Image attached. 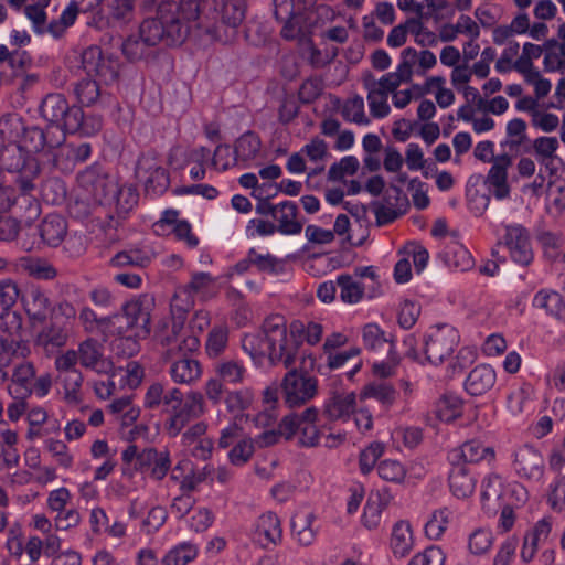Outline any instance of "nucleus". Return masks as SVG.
Listing matches in <instances>:
<instances>
[{
  "mask_svg": "<svg viewBox=\"0 0 565 565\" xmlns=\"http://www.w3.org/2000/svg\"><path fill=\"white\" fill-rule=\"evenodd\" d=\"M217 3L218 0H178V4H161L154 18L140 24L141 36L149 45L174 46L182 44L194 29L200 36L218 41Z\"/></svg>",
  "mask_w": 565,
  "mask_h": 565,
  "instance_id": "1",
  "label": "nucleus"
},
{
  "mask_svg": "<svg viewBox=\"0 0 565 565\" xmlns=\"http://www.w3.org/2000/svg\"><path fill=\"white\" fill-rule=\"evenodd\" d=\"M160 342L167 348L163 358L170 361L168 373L174 383L192 385L201 379V363L189 355L199 349L200 340L184 330L182 319L172 321L170 332Z\"/></svg>",
  "mask_w": 565,
  "mask_h": 565,
  "instance_id": "2",
  "label": "nucleus"
},
{
  "mask_svg": "<svg viewBox=\"0 0 565 565\" xmlns=\"http://www.w3.org/2000/svg\"><path fill=\"white\" fill-rule=\"evenodd\" d=\"M415 62L416 50L406 47L401 53V62L395 72L383 75L379 81L372 77L364 79L370 113L374 118H384L390 114L388 95L403 82L411 81Z\"/></svg>",
  "mask_w": 565,
  "mask_h": 565,
  "instance_id": "3",
  "label": "nucleus"
},
{
  "mask_svg": "<svg viewBox=\"0 0 565 565\" xmlns=\"http://www.w3.org/2000/svg\"><path fill=\"white\" fill-rule=\"evenodd\" d=\"M40 111L42 117L61 129V136L66 132L90 134L84 121L82 107L70 106L62 94H49L42 102Z\"/></svg>",
  "mask_w": 565,
  "mask_h": 565,
  "instance_id": "4",
  "label": "nucleus"
},
{
  "mask_svg": "<svg viewBox=\"0 0 565 565\" xmlns=\"http://www.w3.org/2000/svg\"><path fill=\"white\" fill-rule=\"evenodd\" d=\"M217 294L216 278L209 273H192L190 281L177 288L171 299L172 312H178L172 321H185V313L194 307L195 299L207 301Z\"/></svg>",
  "mask_w": 565,
  "mask_h": 565,
  "instance_id": "5",
  "label": "nucleus"
},
{
  "mask_svg": "<svg viewBox=\"0 0 565 565\" xmlns=\"http://www.w3.org/2000/svg\"><path fill=\"white\" fill-rule=\"evenodd\" d=\"M318 409L313 406L297 414L285 416L279 424V431L286 439L298 436V444L302 447H316L320 443L321 430L316 425Z\"/></svg>",
  "mask_w": 565,
  "mask_h": 565,
  "instance_id": "6",
  "label": "nucleus"
},
{
  "mask_svg": "<svg viewBox=\"0 0 565 565\" xmlns=\"http://www.w3.org/2000/svg\"><path fill=\"white\" fill-rule=\"evenodd\" d=\"M281 391L284 402L289 408L300 407L317 395L318 380L294 367L284 376Z\"/></svg>",
  "mask_w": 565,
  "mask_h": 565,
  "instance_id": "7",
  "label": "nucleus"
},
{
  "mask_svg": "<svg viewBox=\"0 0 565 565\" xmlns=\"http://www.w3.org/2000/svg\"><path fill=\"white\" fill-rule=\"evenodd\" d=\"M458 343L459 333L454 327L443 324L430 328L424 343L425 361L441 364L451 356Z\"/></svg>",
  "mask_w": 565,
  "mask_h": 565,
  "instance_id": "8",
  "label": "nucleus"
},
{
  "mask_svg": "<svg viewBox=\"0 0 565 565\" xmlns=\"http://www.w3.org/2000/svg\"><path fill=\"white\" fill-rule=\"evenodd\" d=\"M136 174L143 182L146 193L151 196L162 195L170 185L169 172L153 151L139 157Z\"/></svg>",
  "mask_w": 565,
  "mask_h": 565,
  "instance_id": "9",
  "label": "nucleus"
},
{
  "mask_svg": "<svg viewBox=\"0 0 565 565\" xmlns=\"http://www.w3.org/2000/svg\"><path fill=\"white\" fill-rule=\"evenodd\" d=\"M269 349V362L273 365L282 364L286 369L292 367L298 359H301L303 365L309 360V365L312 366L315 363L311 354H306L301 350L300 340L292 334V330L289 333L267 342Z\"/></svg>",
  "mask_w": 565,
  "mask_h": 565,
  "instance_id": "10",
  "label": "nucleus"
},
{
  "mask_svg": "<svg viewBox=\"0 0 565 565\" xmlns=\"http://www.w3.org/2000/svg\"><path fill=\"white\" fill-rule=\"evenodd\" d=\"M78 184L100 204H113L114 198L118 192L119 184L102 171L100 166L93 164L77 174Z\"/></svg>",
  "mask_w": 565,
  "mask_h": 565,
  "instance_id": "11",
  "label": "nucleus"
},
{
  "mask_svg": "<svg viewBox=\"0 0 565 565\" xmlns=\"http://www.w3.org/2000/svg\"><path fill=\"white\" fill-rule=\"evenodd\" d=\"M82 67L88 77H95L100 83L109 85L118 77L117 64L109 56H105L99 46L92 45L85 49L81 57Z\"/></svg>",
  "mask_w": 565,
  "mask_h": 565,
  "instance_id": "12",
  "label": "nucleus"
},
{
  "mask_svg": "<svg viewBox=\"0 0 565 565\" xmlns=\"http://www.w3.org/2000/svg\"><path fill=\"white\" fill-rule=\"evenodd\" d=\"M205 411L203 394L196 391L188 393L185 401H182L167 422L168 434L177 437L191 420L201 417Z\"/></svg>",
  "mask_w": 565,
  "mask_h": 565,
  "instance_id": "13",
  "label": "nucleus"
},
{
  "mask_svg": "<svg viewBox=\"0 0 565 565\" xmlns=\"http://www.w3.org/2000/svg\"><path fill=\"white\" fill-rule=\"evenodd\" d=\"M499 244L509 250L513 262L526 266L533 260L529 231L521 224L504 225V234Z\"/></svg>",
  "mask_w": 565,
  "mask_h": 565,
  "instance_id": "14",
  "label": "nucleus"
},
{
  "mask_svg": "<svg viewBox=\"0 0 565 565\" xmlns=\"http://www.w3.org/2000/svg\"><path fill=\"white\" fill-rule=\"evenodd\" d=\"M512 466L515 473L525 480L539 481L544 473V458L530 445H523L514 451Z\"/></svg>",
  "mask_w": 565,
  "mask_h": 565,
  "instance_id": "15",
  "label": "nucleus"
},
{
  "mask_svg": "<svg viewBox=\"0 0 565 565\" xmlns=\"http://www.w3.org/2000/svg\"><path fill=\"white\" fill-rule=\"evenodd\" d=\"M21 302L33 327L43 324L52 310L50 297L40 286L28 287L21 295Z\"/></svg>",
  "mask_w": 565,
  "mask_h": 565,
  "instance_id": "16",
  "label": "nucleus"
},
{
  "mask_svg": "<svg viewBox=\"0 0 565 565\" xmlns=\"http://www.w3.org/2000/svg\"><path fill=\"white\" fill-rule=\"evenodd\" d=\"M407 206V196L398 186L391 185L384 195L383 202L373 205L377 225L391 224L406 212Z\"/></svg>",
  "mask_w": 565,
  "mask_h": 565,
  "instance_id": "17",
  "label": "nucleus"
},
{
  "mask_svg": "<svg viewBox=\"0 0 565 565\" xmlns=\"http://www.w3.org/2000/svg\"><path fill=\"white\" fill-rule=\"evenodd\" d=\"M171 468L170 454L156 448H145L140 451L135 469L154 481L164 479Z\"/></svg>",
  "mask_w": 565,
  "mask_h": 565,
  "instance_id": "18",
  "label": "nucleus"
},
{
  "mask_svg": "<svg viewBox=\"0 0 565 565\" xmlns=\"http://www.w3.org/2000/svg\"><path fill=\"white\" fill-rule=\"evenodd\" d=\"M281 521L274 512L263 513L254 525L253 541L263 548H271L281 543Z\"/></svg>",
  "mask_w": 565,
  "mask_h": 565,
  "instance_id": "19",
  "label": "nucleus"
},
{
  "mask_svg": "<svg viewBox=\"0 0 565 565\" xmlns=\"http://www.w3.org/2000/svg\"><path fill=\"white\" fill-rule=\"evenodd\" d=\"M512 164V159L509 154H500L494 159L488 174L484 179V184L488 191L497 199L504 200L510 196V185L508 183V169Z\"/></svg>",
  "mask_w": 565,
  "mask_h": 565,
  "instance_id": "20",
  "label": "nucleus"
},
{
  "mask_svg": "<svg viewBox=\"0 0 565 565\" xmlns=\"http://www.w3.org/2000/svg\"><path fill=\"white\" fill-rule=\"evenodd\" d=\"M76 352L81 365L85 369L105 374H108L113 370L111 362L104 358L103 345L96 339L88 338L82 341Z\"/></svg>",
  "mask_w": 565,
  "mask_h": 565,
  "instance_id": "21",
  "label": "nucleus"
},
{
  "mask_svg": "<svg viewBox=\"0 0 565 565\" xmlns=\"http://www.w3.org/2000/svg\"><path fill=\"white\" fill-rule=\"evenodd\" d=\"M393 495L387 488L371 492L364 505L362 524L369 530L380 526L382 512L390 505Z\"/></svg>",
  "mask_w": 565,
  "mask_h": 565,
  "instance_id": "22",
  "label": "nucleus"
},
{
  "mask_svg": "<svg viewBox=\"0 0 565 565\" xmlns=\"http://www.w3.org/2000/svg\"><path fill=\"white\" fill-rule=\"evenodd\" d=\"M494 450L491 447H486L478 440L466 441L458 448L449 451V463H477L482 460L492 461L494 459Z\"/></svg>",
  "mask_w": 565,
  "mask_h": 565,
  "instance_id": "23",
  "label": "nucleus"
},
{
  "mask_svg": "<svg viewBox=\"0 0 565 565\" xmlns=\"http://www.w3.org/2000/svg\"><path fill=\"white\" fill-rule=\"evenodd\" d=\"M64 141V136L56 139L55 141L49 138V131H44L38 126L24 127L23 134L18 139L17 143L30 156L38 153L45 148L52 149L60 146Z\"/></svg>",
  "mask_w": 565,
  "mask_h": 565,
  "instance_id": "24",
  "label": "nucleus"
},
{
  "mask_svg": "<svg viewBox=\"0 0 565 565\" xmlns=\"http://www.w3.org/2000/svg\"><path fill=\"white\" fill-rule=\"evenodd\" d=\"M450 466L448 483L451 493L459 499L470 497L477 484V479L470 468L465 463H450Z\"/></svg>",
  "mask_w": 565,
  "mask_h": 565,
  "instance_id": "25",
  "label": "nucleus"
},
{
  "mask_svg": "<svg viewBox=\"0 0 565 565\" xmlns=\"http://www.w3.org/2000/svg\"><path fill=\"white\" fill-rule=\"evenodd\" d=\"M270 213L278 222L277 231L285 235H296L302 230V224L297 221V204L290 201L281 202L278 205H268Z\"/></svg>",
  "mask_w": 565,
  "mask_h": 565,
  "instance_id": "26",
  "label": "nucleus"
},
{
  "mask_svg": "<svg viewBox=\"0 0 565 565\" xmlns=\"http://www.w3.org/2000/svg\"><path fill=\"white\" fill-rule=\"evenodd\" d=\"M31 350L28 341H8L0 338V385L9 380V367L17 360H24Z\"/></svg>",
  "mask_w": 565,
  "mask_h": 565,
  "instance_id": "27",
  "label": "nucleus"
},
{
  "mask_svg": "<svg viewBox=\"0 0 565 565\" xmlns=\"http://www.w3.org/2000/svg\"><path fill=\"white\" fill-rule=\"evenodd\" d=\"M552 518L545 516L537 521L533 529L524 535L523 545L521 548V558L524 562L527 563L533 559L537 552L539 545L547 540L552 531Z\"/></svg>",
  "mask_w": 565,
  "mask_h": 565,
  "instance_id": "28",
  "label": "nucleus"
},
{
  "mask_svg": "<svg viewBox=\"0 0 565 565\" xmlns=\"http://www.w3.org/2000/svg\"><path fill=\"white\" fill-rule=\"evenodd\" d=\"M363 345L372 352L387 350L391 360L396 361L395 344L392 334L386 333L376 323H367L362 330Z\"/></svg>",
  "mask_w": 565,
  "mask_h": 565,
  "instance_id": "29",
  "label": "nucleus"
},
{
  "mask_svg": "<svg viewBox=\"0 0 565 565\" xmlns=\"http://www.w3.org/2000/svg\"><path fill=\"white\" fill-rule=\"evenodd\" d=\"M495 382V371L488 364H480L469 372L465 381V388L470 395L480 396L490 391Z\"/></svg>",
  "mask_w": 565,
  "mask_h": 565,
  "instance_id": "30",
  "label": "nucleus"
},
{
  "mask_svg": "<svg viewBox=\"0 0 565 565\" xmlns=\"http://www.w3.org/2000/svg\"><path fill=\"white\" fill-rule=\"evenodd\" d=\"M68 330L56 322L45 324L36 334L34 343L46 353H52L64 347L68 341Z\"/></svg>",
  "mask_w": 565,
  "mask_h": 565,
  "instance_id": "31",
  "label": "nucleus"
},
{
  "mask_svg": "<svg viewBox=\"0 0 565 565\" xmlns=\"http://www.w3.org/2000/svg\"><path fill=\"white\" fill-rule=\"evenodd\" d=\"M260 148V138L253 131H247L237 138L234 142V153L235 159L238 160V167L242 169L249 168L258 157Z\"/></svg>",
  "mask_w": 565,
  "mask_h": 565,
  "instance_id": "32",
  "label": "nucleus"
},
{
  "mask_svg": "<svg viewBox=\"0 0 565 565\" xmlns=\"http://www.w3.org/2000/svg\"><path fill=\"white\" fill-rule=\"evenodd\" d=\"M315 520V513L307 509L298 510L291 518L292 534L300 545L309 546L315 542L317 534L312 526Z\"/></svg>",
  "mask_w": 565,
  "mask_h": 565,
  "instance_id": "33",
  "label": "nucleus"
},
{
  "mask_svg": "<svg viewBox=\"0 0 565 565\" xmlns=\"http://www.w3.org/2000/svg\"><path fill=\"white\" fill-rule=\"evenodd\" d=\"M39 233L45 244L52 247H56L66 237V220L58 214H49L39 225Z\"/></svg>",
  "mask_w": 565,
  "mask_h": 565,
  "instance_id": "34",
  "label": "nucleus"
},
{
  "mask_svg": "<svg viewBox=\"0 0 565 565\" xmlns=\"http://www.w3.org/2000/svg\"><path fill=\"white\" fill-rule=\"evenodd\" d=\"M216 376L230 385L243 384L248 375V371L243 361L238 359H222L214 365Z\"/></svg>",
  "mask_w": 565,
  "mask_h": 565,
  "instance_id": "35",
  "label": "nucleus"
},
{
  "mask_svg": "<svg viewBox=\"0 0 565 565\" xmlns=\"http://www.w3.org/2000/svg\"><path fill=\"white\" fill-rule=\"evenodd\" d=\"M246 3L244 0H218L217 13L221 32L224 25L237 28L245 19ZM223 34L221 33V39Z\"/></svg>",
  "mask_w": 565,
  "mask_h": 565,
  "instance_id": "36",
  "label": "nucleus"
},
{
  "mask_svg": "<svg viewBox=\"0 0 565 565\" xmlns=\"http://www.w3.org/2000/svg\"><path fill=\"white\" fill-rule=\"evenodd\" d=\"M153 257L154 253L148 248H130L114 255L109 260V265L117 268H146L152 262Z\"/></svg>",
  "mask_w": 565,
  "mask_h": 565,
  "instance_id": "37",
  "label": "nucleus"
},
{
  "mask_svg": "<svg viewBox=\"0 0 565 565\" xmlns=\"http://www.w3.org/2000/svg\"><path fill=\"white\" fill-rule=\"evenodd\" d=\"M153 257L154 253L148 248H130L114 255L109 260V265L117 268H146L152 262Z\"/></svg>",
  "mask_w": 565,
  "mask_h": 565,
  "instance_id": "38",
  "label": "nucleus"
},
{
  "mask_svg": "<svg viewBox=\"0 0 565 565\" xmlns=\"http://www.w3.org/2000/svg\"><path fill=\"white\" fill-rule=\"evenodd\" d=\"M390 545L393 554L397 557H404L412 551L414 539L408 521L399 520L393 525Z\"/></svg>",
  "mask_w": 565,
  "mask_h": 565,
  "instance_id": "39",
  "label": "nucleus"
},
{
  "mask_svg": "<svg viewBox=\"0 0 565 565\" xmlns=\"http://www.w3.org/2000/svg\"><path fill=\"white\" fill-rule=\"evenodd\" d=\"M19 267L24 274L38 280H53L58 274L57 269L47 259L41 257H21Z\"/></svg>",
  "mask_w": 565,
  "mask_h": 565,
  "instance_id": "40",
  "label": "nucleus"
},
{
  "mask_svg": "<svg viewBox=\"0 0 565 565\" xmlns=\"http://www.w3.org/2000/svg\"><path fill=\"white\" fill-rule=\"evenodd\" d=\"M533 306L545 310V312L557 320H562L565 312L563 296L552 289H541L533 298Z\"/></svg>",
  "mask_w": 565,
  "mask_h": 565,
  "instance_id": "41",
  "label": "nucleus"
},
{
  "mask_svg": "<svg viewBox=\"0 0 565 565\" xmlns=\"http://www.w3.org/2000/svg\"><path fill=\"white\" fill-rule=\"evenodd\" d=\"M35 377V367L31 362H22L15 365L13 373L10 377V384L7 391L14 390L21 394L32 395V383Z\"/></svg>",
  "mask_w": 565,
  "mask_h": 565,
  "instance_id": "42",
  "label": "nucleus"
},
{
  "mask_svg": "<svg viewBox=\"0 0 565 565\" xmlns=\"http://www.w3.org/2000/svg\"><path fill=\"white\" fill-rule=\"evenodd\" d=\"M199 554V548L191 542H181L169 548L160 559V565H188Z\"/></svg>",
  "mask_w": 565,
  "mask_h": 565,
  "instance_id": "43",
  "label": "nucleus"
},
{
  "mask_svg": "<svg viewBox=\"0 0 565 565\" xmlns=\"http://www.w3.org/2000/svg\"><path fill=\"white\" fill-rule=\"evenodd\" d=\"M356 397L354 393H341L333 395L324 406V413L331 419H340L354 412Z\"/></svg>",
  "mask_w": 565,
  "mask_h": 565,
  "instance_id": "44",
  "label": "nucleus"
},
{
  "mask_svg": "<svg viewBox=\"0 0 565 565\" xmlns=\"http://www.w3.org/2000/svg\"><path fill=\"white\" fill-rule=\"evenodd\" d=\"M443 259L449 268L465 271L473 265V259L466 247L451 243L444 249Z\"/></svg>",
  "mask_w": 565,
  "mask_h": 565,
  "instance_id": "45",
  "label": "nucleus"
},
{
  "mask_svg": "<svg viewBox=\"0 0 565 565\" xmlns=\"http://www.w3.org/2000/svg\"><path fill=\"white\" fill-rule=\"evenodd\" d=\"M230 329L226 324H215L205 341V352L210 359L220 358L228 344Z\"/></svg>",
  "mask_w": 565,
  "mask_h": 565,
  "instance_id": "46",
  "label": "nucleus"
},
{
  "mask_svg": "<svg viewBox=\"0 0 565 565\" xmlns=\"http://www.w3.org/2000/svg\"><path fill=\"white\" fill-rule=\"evenodd\" d=\"M23 319L22 316L14 310H3L0 315V338L8 341H24L22 339Z\"/></svg>",
  "mask_w": 565,
  "mask_h": 565,
  "instance_id": "47",
  "label": "nucleus"
},
{
  "mask_svg": "<svg viewBox=\"0 0 565 565\" xmlns=\"http://www.w3.org/2000/svg\"><path fill=\"white\" fill-rule=\"evenodd\" d=\"M462 408V399L455 394L447 393L437 402L435 413L441 422L450 423L461 417Z\"/></svg>",
  "mask_w": 565,
  "mask_h": 565,
  "instance_id": "48",
  "label": "nucleus"
},
{
  "mask_svg": "<svg viewBox=\"0 0 565 565\" xmlns=\"http://www.w3.org/2000/svg\"><path fill=\"white\" fill-rule=\"evenodd\" d=\"M361 399L373 398L384 407H390L396 399L395 388L385 382H372L365 385L360 394Z\"/></svg>",
  "mask_w": 565,
  "mask_h": 565,
  "instance_id": "49",
  "label": "nucleus"
},
{
  "mask_svg": "<svg viewBox=\"0 0 565 565\" xmlns=\"http://www.w3.org/2000/svg\"><path fill=\"white\" fill-rule=\"evenodd\" d=\"M254 399V391L249 387H244L241 390L226 392L224 403L227 412L231 414H235L236 419L238 417V414L248 409L253 405Z\"/></svg>",
  "mask_w": 565,
  "mask_h": 565,
  "instance_id": "50",
  "label": "nucleus"
},
{
  "mask_svg": "<svg viewBox=\"0 0 565 565\" xmlns=\"http://www.w3.org/2000/svg\"><path fill=\"white\" fill-rule=\"evenodd\" d=\"M98 79L85 78L77 82L74 86V94L82 106L89 107L102 98L103 93Z\"/></svg>",
  "mask_w": 565,
  "mask_h": 565,
  "instance_id": "51",
  "label": "nucleus"
},
{
  "mask_svg": "<svg viewBox=\"0 0 565 565\" xmlns=\"http://www.w3.org/2000/svg\"><path fill=\"white\" fill-rule=\"evenodd\" d=\"M212 472H214V467L211 465H205L202 468H198L191 466L189 471L183 475L182 480L180 481V490L181 492L192 493L198 490V487L205 481H213Z\"/></svg>",
  "mask_w": 565,
  "mask_h": 565,
  "instance_id": "52",
  "label": "nucleus"
},
{
  "mask_svg": "<svg viewBox=\"0 0 565 565\" xmlns=\"http://www.w3.org/2000/svg\"><path fill=\"white\" fill-rule=\"evenodd\" d=\"M242 349L247 353L252 360L260 361L263 358H269V349L267 348V340L262 332L246 333L242 338Z\"/></svg>",
  "mask_w": 565,
  "mask_h": 565,
  "instance_id": "53",
  "label": "nucleus"
},
{
  "mask_svg": "<svg viewBox=\"0 0 565 565\" xmlns=\"http://www.w3.org/2000/svg\"><path fill=\"white\" fill-rule=\"evenodd\" d=\"M337 285L340 288V297L342 301L347 303H356L362 300L365 287L359 280H355L352 276H338Z\"/></svg>",
  "mask_w": 565,
  "mask_h": 565,
  "instance_id": "54",
  "label": "nucleus"
},
{
  "mask_svg": "<svg viewBox=\"0 0 565 565\" xmlns=\"http://www.w3.org/2000/svg\"><path fill=\"white\" fill-rule=\"evenodd\" d=\"M290 328L292 330V334L300 340V345L303 340L308 344L315 345L321 340L323 334V327L313 321H309L307 324L302 321H294L290 324Z\"/></svg>",
  "mask_w": 565,
  "mask_h": 565,
  "instance_id": "55",
  "label": "nucleus"
},
{
  "mask_svg": "<svg viewBox=\"0 0 565 565\" xmlns=\"http://www.w3.org/2000/svg\"><path fill=\"white\" fill-rule=\"evenodd\" d=\"M25 124L23 118L17 113L6 114L0 118V136L1 140H12L17 142L24 131Z\"/></svg>",
  "mask_w": 565,
  "mask_h": 565,
  "instance_id": "56",
  "label": "nucleus"
},
{
  "mask_svg": "<svg viewBox=\"0 0 565 565\" xmlns=\"http://www.w3.org/2000/svg\"><path fill=\"white\" fill-rule=\"evenodd\" d=\"M451 512L447 508L434 511L425 524V533L430 540H439L445 533Z\"/></svg>",
  "mask_w": 565,
  "mask_h": 565,
  "instance_id": "57",
  "label": "nucleus"
},
{
  "mask_svg": "<svg viewBox=\"0 0 565 565\" xmlns=\"http://www.w3.org/2000/svg\"><path fill=\"white\" fill-rule=\"evenodd\" d=\"M342 116L347 121L358 125L367 126L370 124L364 110V99L359 95L349 98L344 103Z\"/></svg>",
  "mask_w": 565,
  "mask_h": 565,
  "instance_id": "58",
  "label": "nucleus"
},
{
  "mask_svg": "<svg viewBox=\"0 0 565 565\" xmlns=\"http://www.w3.org/2000/svg\"><path fill=\"white\" fill-rule=\"evenodd\" d=\"M379 477L387 482L402 483L406 477V469L395 459H384L376 466Z\"/></svg>",
  "mask_w": 565,
  "mask_h": 565,
  "instance_id": "59",
  "label": "nucleus"
},
{
  "mask_svg": "<svg viewBox=\"0 0 565 565\" xmlns=\"http://www.w3.org/2000/svg\"><path fill=\"white\" fill-rule=\"evenodd\" d=\"M385 445L381 441H373L366 446L359 456V468L361 473L369 475L376 466L377 460L383 456Z\"/></svg>",
  "mask_w": 565,
  "mask_h": 565,
  "instance_id": "60",
  "label": "nucleus"
},
{
  "mask_svg": "<svg viewBox=\"0 0 565 565\" xmlns=\"http://www.w3.org/2000/svg\"><path fill=\"white\" fill-rule=\"evenodd\" d=\"M255 452L254 439L244 437L236 443L228 451V460L234 466H244L250 460Z\"/></svg>",
  "mask_w": 565,
  "mask_h": 565,
  "instance_id": "61",
  "label": "nucleus"
},
{
  "mask_svg": "<svg viewBox=\"0 0 565 565\" xmlns=\"http://www.w3.org/2000/svg\"><path fill=\"white\" fill-rule=\"evenodd\" d=\"M358 169V159L353 156H347L330 167L328 179L331 181H342L347 175L355 174Z\"/></svg>",
  "mask_w": 565,
  "mask_h": 565,
  "instance_id": "62",
  "label": "nucleus"
},
{
  "mask_svg": "<svg viewBox=\"0 0 565 565\" xmlns=\"http://www.w3.org/2000/svg\"><path fill=\"white\" fill-rule=\"evenodd\" d=\"M492 543L493 535L490 530L477 529L469 535L468 547L472 554L482 555L491 548Z\"/></svg>",
  "mask_w": 565,
  "mask_h": 565,
  "instance_id": "63",
  "label": "nucleus"
},
{
  "mask_svg": "<svg viewBox=\"0 0 565 565\" xmlns=\"http://www.w3.org/2000/svg\"><path fill=\"white\" fill-rule=\"evenodd\" d=\"M445 558L443 550L433 545L414 555L408 565H444Z\"/></svg>",
  "mask_w": 565,
  "mask_h": 565,
  "instance_id": "64",
  "label": "nucleus"
}]
</instances>
